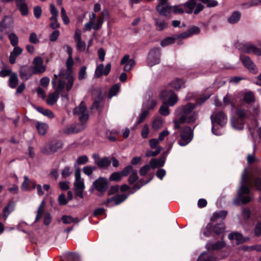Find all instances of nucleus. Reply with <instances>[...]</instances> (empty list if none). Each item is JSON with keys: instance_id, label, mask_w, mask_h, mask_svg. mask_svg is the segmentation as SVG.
Segmentation results:
<instances>
[{"instance_id": "obj_1", "label": "nucleus", "mask_w": 261, "mask_h": 261, "mask_svg": "<svg viewBox=\"0 0 261 261\" xmlns=\"http://www.w3.org/2000/svg\"><path fill=\"white\" fill-rule=\"evenodd\" d=\"M196 106V103H188L176 109V119L174 121L175 129H179L180 124H191L196 121L198 115V112L195 110Z\"/></svg>"}, {"instance_id": "obj_2", "label": "nucleus", "mask_w": 261, "mask_h": 261, "mask_svg": "<svg viewBox=\"0 0 261 261\" xmlns=\"http://www.w3.org/2000/svg\"><path fill=\"white\" fill-rule=\"evenodd\" d=\"M254 183L257 189L261 191V177H257L254 179H248L247 169H245L242 174L241 186L239 190L238 197L234 202L236 204L247 203L252 199V196L250 195L249 187H251Z\"/></svg>"}, {"instance_id": "obj_3", "label": "nucleus", "mask_w": 261, "mask_h": 261, "mask_svg": "<svg viewBox=\"0 0 261 261\" xmlns=\"http://www.w3.org/2000/svg\"><path fill=\"white\" fill-rule=\"evenodd\" d=\"M51 84L55 92L49 94L46 100L47 103L50 106L57 101L60 94L68 92L71 90L73 86V79L71 77H69L68 83H66L63 77H57V74H55L51 81Z\"/></svg>"}, {"instance_id": "obj_4", "label": "nucleus", "mask_w": 261, "mask_h": 261, "mask_svg": "<svg viewBox=\"0 0 261 261\" xmlns=\"http://www.w3.org/2000/svg\"><path fill=\"white\" fill-rule=\"evenodd\" d=\"M73 114L79 117L81 123L74 126L66 127L64 132L67 134L77 133L83 130L85 128L84 123L89 118L88 111L84 102H81L79 106L74 109Z\"/></svg>"}, {"instance_id": "obj_5", "label": "nucleus", "mask_w": 261, "mask_h": 261, "mask_svg": "<svg viewBox=\"0 0 261 261\" xmlns=\"http://www.w3.org/2000/svg\"><path fill=\"white\" fill-rule=\"evenodd\" d=\"M211 119L212 123V133L217 136L221 135L222 134V132L219 130V127L216 125V124L220 126L224 125L227 122L226 115L223 112H220L216 114H213L211 116Z\"/></svg>"}, {"instance_id": "obj_6", "label": "nucleus", "mask_w": 261, "mask_h": 261, "mask_svg": "<svg viewBox=\"0 0 261 261\" xmlns=\"http://www.w3.org/2000/svg\"><path fill=\"white\" fill-rule=\"evenodd\" d=\"M75 180L74 187L76 195L81 198H84L83 191L85 188L84 179L81 177V169L76 168L74 171Z\"/></svg>"}, {"instance_id": "obj_7", "label": "nucleus", "mask_w": 261, "mask_h": 261, "mask_svg": "<svg viewBox=\"0 0 261 261\" xmlns=\"http://www.w3.org/2000/svg\"><path fill=\"white\" fill-rule=\"evenodd\" d=\"M160 97L162 99H167L166 101L171 107L175 105L178 100L177 95L174 93L168 86L161 92Z\"/></svg>"}, {"instance_id": "obj_8", "label": "nucleus", "mask_w": 261, "mask_h": 261, "mask_svg": "<svg viewBox=\"0 0 261 261\" xmlns=\"http://www.w3.org/2000/svg\"><path fill=\"white\" fill-rule=\"evenodd\" d=\"M96 18V15L94 13H92L89 15V21L85 24L84 31H87L93 29L95 31L100 29L103 24L102 19L100 17Z\"/></svg>"}, {"instance_id": "obj_9", "label": "nucleus", "mask_w": 261, "mask_h": 261, "mask_svg": "<svg viewBox=\"0 0 261 261\" xmlns=\"http://www.w3.org/2000/svg\"><path fill=\"white\" fill-rule=\"evenodd\" d=\"M193 137V130L191 128L188 126H185L180 130L178 144L180 146H185L192 140Z\"/></svg>"}, {"instance_id": "obj_10", "label": "nucleus", "mask_w": 261, "mask_h": 261, "mask_svg": "<svg viewBox=\"0 0 261 261\" xmlns=\"http://www.w3.org/2000/svg\"><path fill=\"white\" fill-rule=\"evenodd\" d=\"M73 65V60L72 57H68L66 61L67 70H61L59 74L57 75V77H62L64 81L68 83L69 77H71L73 79V83L74 81V77L72 75V67Z\"/></svg>"}, {"instance_id": "obj_11", "label": "nucleus", "mask_w": 261, "mask_h": 261, "mask_svg": "<svg viewBox=\"0 0 261 261\" xmlns=\"http://www.w3.org/2000/svg\"><path fill=\"white\" fill-rule=\"evenodd\" d=\"M237 47L242 52L257 56L261 55V49L250 42L240 43Z\"/></svg>"}, {"instance_id": "obj_12", "label": "nucleus", "mask_w": 261, "mask_h": 261, "mask_svg": "<svg viewBox=\"0 0 261 261\" xmlns=\"http://www.w3.org/2000/svg\"><path fill=\"white\" fill-rule=\"evenodd\" d=\"M161 49L159 48L152 49L149 53L147 59V65L152 67L160 63Z\"/></svg>"}, {"instance_id": "obj_13", "label": "nucleus", "mask_w": 261, "mask_h": 261, "mask_svg": "<svg viewBox=\"0 0 261 261\" xmlns=\"http://www.w3.org/2000/svg\"><path fill=\"white\" fill-rule=\"evenodd\" d=\"M259 112V108L257 106L255 107L253 110L252 115L253 116V126L251 127L250 125H248V129L250 132V134L252 136V138L255 137V133H257L258 135L259 138L261 140V129L260 128H258L257 127V122L255 118V117L257 116Z\"/></svg>"}, {"instance_id": "obj_14", "label": "nucleus", "mask_w": 261, "mask_h": 261, "mask_svg": "<svg viewBox=\"0 0 261 261\" xmlns=\"http://www.w3.org/2000/svg\"><path fill=\"white\" fill-rule=\"evenodd\" d=\"M127 197L125 194H117L107 199L105 202L107 206H113L120 204L123 202Z\"/></svg>"}, {"instance_id": "obj_15", "label": "nucleus", "mask_w": 261, "mask_h": 261, "mask_svg": "<svg viewBox=\"0 0 261 261\" xmlns=\"http://www.w3.org/2000/svg\"><path fill=\"white\" fill-rule=\"evenodd\" d=\"M108 180L104 177H99L93 183V188L100 192H105L108 188Z\"/></svg>"}, {"instance_id": "obj_16", "label": "nucleus", "mask_w": 261, "mask_h": 261, "mask_svg": "<svg viewBox=\"0 0 261 261\" xmlns=\"http://www.w3.org/2000/svg\"><path fill=\"white\" fill-rule=\"evenodd\" d=\"M33 73L37 74L45 71L46 67L43 65L42 59L40 57H36L33 62Z\"/></svg>"}, {"instance_id": "obj_17", "label": "nucleus", "mask_w": 261, "mask_h": 261, "mask_svg": "<svg viewBox=\"0 0 261 261\" xmlns=\"http://www.w3.org/2000/svg\"><path fill=\"white\" fill-rule=\"evenodd\" d=\"M240 60L243 65L250 71L253 73H256L257 72L256 66L249 57L242 55L240 56Z\"/></svg>"}, {"instance_id": "obj_18", "label": "nucleus", "mask_w": 261, "mask_h": 261, "mask_svg": "<svg viewBox=\"0 0 261 261\" xmlns=\"http://www.w3.org/2000/svg\"><path fill=\"white\" fill-rule=\"evenodd\" d=\"M111 65L110 64H108L104 68L103 65L101 64L97 66L94 76L97 78L101 77L102 74L107 75L110 72Z\"/></svg>"}, {"instance_id": "obj_19", "label": "nucleus", "mask_w": 261, "mask_h": 261, "mask_svg": "<svg viewBox=\"0 0 261 261\" xmlns=\"http://www.w3.org/2000/svg\"><path fill=\"white\" fill-rule=\"evenodd\" d=\"M228 238L231 241H235L237 245L243 243L249 240L248 238H244L241 233L236 231L230 233Z\"/></svg>"}, {"instance_id": "obj_20", "label": "nucleus", "mask_w": 261, "mask_h": 261, "mask_svg": "<svg viewBox=\"0 0 261 261\" xmlns=\"http://www.w3.org/2000/svg\"><path fill=\"white\" fill-rule=\"evenodd\" d=\"M93 158L95 164L99 168L108 167L111 164V161L107 157L100 158L98 155L94 154L93 155Z\"/></svg>"}, {"instance_id": "obj_21", "label": "nucleus", "mask_w": 261, "mask_h": 261, "mask_svg": "<svg viewBox=\"0 0 261 261\" xmlns=\"http://www.w3.org/2000/svg\"><path fill=\"white\" fill-rule=\"evenodd\" d=\"M120 64L124 65L123 69L125 71H130L135 64V62L134 59H129V56L127 55H125L122 59Z\"/></svg>"}, {"instance_id": "obj_22", "label": "nucleus", "mask_w": 261, "mask_h": 261, "mask_svg": "<svg viewBox=\"0 0 261 261\" xmlns=\"http://www.w3.org/2000/svg\"><path fill=\"white\" fill-rule=\"evenodd\" d=\"M59 144L57 142H51L46 144L42 149V151L45 154H51L58 150Z\"/></svg>"}, {"instance_id": "obj_23", "label": "nucleus", "mask_w": 261, "mask_h": 261, "mask_svg": "<svg viewBox=\"0 0 261 261\" xmlns=\"http://www.w3.org/2000/svg\"><path fill=\"white\" fill-rule=\"evenodd\" d=\"M13 23V17L6 16L0 23V32H3L7 29H10Z\"/></svg>"}, {"instance_id": "obj_24", "label": "nucleus", "mask_w": 261, "mask_h": 261, "mask_svg": "<svg viewBox=\"0 0 261 261\" xmlns=\"http://www.w3.org/2000/svg\"><path fill=\"white\" fill-rule=\"evenodd\" d=\"M242 99H240V107L242 106L244 102L247 104H250L254 100V96L252 92L249 91L247 92H242L240 94Z\"/></svg>"}, {"instance_id": "obj_25", "label": "nucleus", "mask_w": 261, "mask_h": 261, "mask_svg": "<svg viewBox=\"0 0 261 261\" xmlns=\"http://www.w3.org/2000/svg\"><path fill=\"white\" fill-rule=\"evenodd\" d=\"M226 243L223 241L216 242H208L206 244L205 247L208 250H218L224 247Z\"/></svg>"}, {"instance_id": "obj_26", "label": "nucleus", "mask_w": 261, "mask_h": 261, "mask_svg": "<svg viewBox=\"0 0 261 261\" xmlns=\"http://www.w3.org/2000/svg\"><path fill=\"white\" fill-rule=\"evenodd\" d=\"M36 188V182L30 180L27 176H24V180L21 185L23 191H31Z\"/></svg>"}, {"instance_id": "obj_27", "label": "nucleus", "mask_w": 261, "mask_h": 261, "mask_svg": "<svg viewBox=\"0 0 261 261\" xmlns=\"http://www.w3.org/2000/svg\"><path fill=\"white\" fill-rule=\"evenodd\" d=\"M20 76L22 80H28L32 75L33 70L27 66H22L20 69Z\"/></svg>"}, {"instance_id": "obj_28", "label": "nucleus", "mask_w": 261, "mask_h": 261, "mask_svg": "<svg viewBox=\"0 0 261 261\" xmlns=\"http://www.w3.org/2000/svg\"><path fill=\"white\" fill-rule=\"evenodd\" d=\"M156 9L160 15L167 16L171 12L172 7L168 4L158 5Z\"/></svg>"}, {"instance_id": "obj_29", "label": "nucleus", "mask_w": 261, "mask_h": 261, "mask_svg": "<svg viewBox=\"0 0 261 261\" xmlns=\"http://www.w3.org/2000/svg\"><path fill=\"white\" fill-rule=\"evenodd\" d=\"M16 3L18 9L20 11L23 16H25L28 14V8L25 3V0H16Z\"/></svg>"}, {"instance_id": "obj_30", "label": "nucleus", "mask_w": 261, "mask_h": 261, "mask_svg": "<svg viewBox=\"0 0 261 261\" xmlns=\"http://www.w3.org/2000/svg\"><path fill=\"white\" fill-rule=\"evenodd\" d=\"M22 52V49L19 46L14 47L13 51L11 52L10 57H9V61L10 63L13 64L16 62V59L17 57L20 55Z\"/></svg>"}, {"instance_id": "obj_31", "label": "nucleus", "mask_w": 261, "mask_h": 261, "mask_svg": "<svg viewBox=\"0 0 261 261\" xmlns=\"http://www.w3.org/2000/svg\"><path fill=\"white\" fill-rule=\"evenodd\" d=\"M15 205L13 202L9 203L3 210L2 217L6 221L9 215L14 210Z\"/></svg>"}, {"instance_id": "obj_32", "label": "nucleus", "mask_w": 261, "mask_h": 261, "mask_svg": "<svg viewBox=\"0 0 261 261\" xmlns=\"http://www.w3.org/2000/svg\"><path fill=\"white\" fill-rule=\"evenodd\" d=\"M184 83L183 81L181 79L177 78L170 82L168 86L170 88H172L174 90L178 91L184 86Z\"/></svg>"}, {"instance_id": "obj_33", "label": "nucleus", "mask_w": 261, "mask_h": 261, "mask_svg": "<svg viewBox=\"0 0 261 261\" xmlns=\"http://www.w3.org/2000/svg\"><path fill=\"white\" fill-rule=\"evenodd\" d=\"M232 126L236 129L241 130L244 127V120L241 119L232 118L231 119Z\"/></svg>"}, {"instance_id": "obj_34", "label": "nucleus", "mask_w": 261, "mask_h": 261, "mask_svg": "<svg viewBox=\"0 0 261 261\" xmlns=\"http://www.w3.org/2000/svg\"><path fill=\"white\" fill-rule=\"evenodd\" d=\"M165 159L164 157L161 158L152 159L150 161V165L152 168H155L159 167H162L164 165Z\"/></svg>"}, {"instance_id": "obj_35", "label": "nucleus", "mask_w": 261, "mask_h": 261, "mask_svg": "<svg viewBox=\"0 0 261 261\" xmlns=\"http://www.w3.org/2000/svg\"><path fill=\"white\" fill-rule=\"evenodd\" d=\"M36 127L41 135H44L47 132L48 129V125L47 124L41 122H37L36 123Z\"/></svg>"}, {"instance_id": "obj_36", "label": "nucleus", "mask_w": 261, "mask_h": 261, "mask_svg": "<svg viewBox=\"0 0 261 261\" xmlns=\"http://www.w3.org/2000/svg\"><path fill=\"white\" fill-rule=\"evenodd\" d=\"M61 220L65 224H71L72 223L77 224L80 222V220L77 217H72L67 215L63 216Z\"/></svg>"}, {"instance_id": "obj_37", "label": "nucleus", "mask_w": 261, "mask_h": 261, "mask_svg": "<svg viewBox=\"0 0 261 261\" xmlns=\"http://www.w3.org/2000/svg\"><path fill=\"white\" fill-rule=\"evenodd\" d=\"M156 105V100L152 98H150L146 102H145L143 104V109L147 110L148 111L149 110L153 109Z\"/></svg>"}, {"instance_id": "obj_38", "label": "nucleus", "mask_w": 261, "mask_h": 261, "mask_svg": "<svg viewBox=\"0 0 261 261\" xmlns=\"http://www.w3.org/2000/svg\"><path fill=\"white\" fill-rule=\"evenodd\" d=\"M195 6L196 1L194 0H190L184 4L185 12L187 13H191Z\"/></svg>"}, {"instance_id": "obj_39", "label": "nucleus", "mask_w": 261, "mask_h": 261, "mask_svg": "<svg viewBox=\"0 0 261 261\" xmlns=\"http://www.w3.org/2000/svg\"><path fill=\"white\" fill-rule=\"evenodd\" d=\"M197 261H216V258L207 252L200 254Z\"/></svg>"}, {"instance_id": "obj_40", "label": "nucleus", "mask_w": 261, "mask_h": 261, "mask_svg": "<svg viewBox=\"0 0 261 261\" xmlns=\"http://www.w3.org/2000/svg\"><path fill=\"white\" fill-rule=\"evenodd\" d=\"M241 16V14L240 12L234 11L228 18V21L231 24L236 23L240 20Z\"/></svg>"}, {"instance_id": "obj_41", "label": "nucleus", "mask_w": 261, "mask_h": 261, "mask_svg": "<svg viewBox=\"0 0 261 261\" xmlns=\"http://www.w3.org/2000/svg\"><path fill=\"white\" fill-rule=\"evenodd\" d=\"M154 20L158 30L162 31L166 28L168 26L167 22L164 20L160 18H155Z\"/></svg>"}, {"instance_id": "obj_42", "label": "nucleus", "mask_w": 261, "mask_h": 261, "mask_svg": "<svg viewBox=\"0 0 261 261\" xmlns=\"http://www.w3.org/2000/svg\"><path fill=\"white\" fill-rule=\"evenodd\" d=\"M36 110L38 112L49 118H53L55 117L54 113L49 110L44 109L42 107H37Z\"/></svg>"}, {"instance_id": "obj_43", "label": "nucleus", "mask_w": 261, "mask_h": 261, "mask_svg": "<svg viewBox=\"0 0 261 261\" xmlns=\"http://www.w3.org/2000/svg\"><path fill=\"white\" fill-rule=\"evenodd\" d=\"M9 82V85L11 88H15L18 83L17 75L14 73H12L10 76Z\"/></svg>"}, {"instance_id": "obj_44", "label": "nucleus", "mask_w": 261, "mask_h": 261, "mask_svg": "<svg viewBox=\"0 0 261 261\" xmlns=\"http://www.w3.org/2000/svg\"><path fill=\"white\" fill-rule=\"evenodd\" d=\"M227 215V212L226 211H220L219 212H215L211 218L212 221H214L215 219L220 218L224 219Z\"/></svg>"}, {"instance_id": "obj_45", "label": "nucleus", "mask_w": 261, "mask_h": 261, "mask_svg": "<svg viewBox=\"0 0 261 261\" xmlns=\"http://www.w3.org/2000/svg\"><path fill=\"white\" fill-rule=\"evenodd\" d=\"M163 119L160 117H156L152 122V127L154 129L158 130L163 126Z\"/></svg>"}, {"instance_id": "obj_46", "label": "nucleus", "mask_w": 261, "mask_h": 261, "mask_svg": "<svg viewBox=\"0 0 261 261\" xmlns=\"http://www.w3.org/2000/svg\"><path fill=\"white\" fill-rule=\"evenodd\" d=\"M169 105L166 101L163 102L162 106L161 107L159 112L160 113L164 116H167L169 114L170 112L169 110Z\"/></svg>"}, {"instance_id": "obj_47", "label": "nucleus", "mask_w": 261, "mask_h": 261, "mask_svg": "<svg viewBox=\"0 0 261 261\" xmlns=\"http://www.w3.org/2000/svg\"><path fill=\"white\" fill-rule=\"evenodd\" d=\"M8 38L9 39L11 44L13 46H18L17 45L18 43V37L15 33H10L8 35Z\"/></svg>"}, {"instance_id": "obj_48", "label": "nucleus", "mask_w": 261, "mask_h": 261, "mask_svg": "<svg viewBox=\"0 0 261 261\" xmlns=\"http://www.w3.org/2000/svg\"><path fill=\"white\" fill-rule=\"evenodd\" d=\"M88 160L89 159L87 155H83L80 156L77 158L76 162L74 164V166L76 168L77 165L85 164L88 162Z\"/></svg>"}, {"instance_id": "obj_49", "label": "nucleus", "mask_w": 261, "mask_h": 261, "mask_svg": "<svg viewBox=\"0 0 261 261\" xmlns=\"http://www.w3.org/2000/svg\"><path fill=\"white\" fill-rule=\"evenodd\" d=\"M148 112H149L147 110L142 109V112L140 114V115L138 117V119L136 123V125H138L140 124L144 121V120L146 118V117L148 115Z\"/></svg>"}, {"instance_id": "obj_50", "label": "nucleus", "mask_w": 261, "mask_h": 261, "mask_svg": "<svg viewBox=\"0 0 261 261\" xmlns=\"http://www.w3.org/2000/svg\"><path fill=\"white\" fill-rule=\"evenodd\" d=\"M120 89V86L119 84H116L114 85L110 89L108 97L110 98H111L113 96L116 95V94L118 92Z\"/></svg>"}, {"instance_id": "obj_51", "label": "nucleus", "mask_w": 261, "mask_h": 261, "mask_svg": "<svg viewBox=\"0 0 261 261\" xmlns=\"http://www.w3.org/2000/svg\"><path fill=\"white\" fill-rule=\"evenodd\" d=\"M214 231L216 234H220L223 232L224 230V225L223 223H218L214 227Z\"/></svg>"}, {"instance_id": "obj_52", "label": "nucleus", "mask_w": 261, "mask_h": 261, "mask_svg": "<svg viewBox=\"0 0 261 261\" xmlns=\"http://www.w3.org/2000/svg\"><path fill=\"white\" fill-rule=\"evenodd\" d=\"M138 179V176L137 175V171L136 170H134L130 173V175L128 179V182L130 184H133Z\"/></svg>"}, {"instance_id": "obj_53", "label": "nucleus", "mask_w": 261, "mask_h": 261, "mask_svg": "<svg viewBox=\"0 0 261 261\" xmlns=\"http://www.w3.org/2000/svg\"><path fill=\"white\" fill-rule=\"evenodd\" d=\"M162 147L158 146L156 150L155 151H151L150 150H148L146 152V156L147 157L150 156H155L157 155L161 151Z\"/></svg>"}, {"instance_id": "obj_54", "label": "nucleus", "mask_w": 261, "mask_h": 261, "mask_svg": "<svg viewBox=\"0 0 261 261\" xmlns=\"http://www.w3.org/2000/svg\"><path fill=\"white\" fill-rule=\"evenodd\" d=\"M44 201H42L40 205H39V207L38 208L37 210V214L36 217L35 221H37L39 220L42 217V215L44 212Z\"/></svg>"}, {"instance_id": "obj_55", "label": "nucleus", "mask_w": 261, "mask_h": 261, "mask_svg": "<svg viewBox=\"0 0 261 261\" xmlns=\"http://www.w3.org/2000/svg\"><path fill=\"white\" fill-rule=\"evenodd\" d=\"M175 39L173 37H167L163 40L161 42V45L165 47L168 45L171 44L174 42Z\"/></svg>"}, {"instance_id": "obj_56", "label": "nucleus", "mask_w": 261, "mask_h": 261, "mask_svg": "<svg viewBox=\"0 0 261 261\" xmlns=\"http://www.w3.org/2000/svg\"><path fill=\"white\" fill-rule=\"evenodd\" d=\"M122 176L120 172H116L113 173H112L110 177V180L111 181H118L121 180L122 178Z\"/></svg>"}, {"instance_id": "obj_57", "label": "nucleus", "mask_w": 261, "mask_h": 261, "mask_svg": "<svg viewBox=\"0 0 261 261\" xmlns=\"http://www.w3.org/2000/svg\"><path fill=\"white\" fill-rule=\"evenodd\" d=\"M61 16L65 24H68L69 22V18L66 14V11L63 7L61 8Z\"/></svg>"}, {"instance_id": "obj_58", "label": "nucleus", "mask_w": 261, "mask_h": 261, "mask_svg": "<svg viewBox=\"0 0 261 261\" xmlns=\"http://www.w3.org/2000/svg\"><path fill=\"white\" fill-rule=\"evenodd\" d=\"M96 168L95 166L91 167L87 166L83 168V171L86 175L90 176L92 174L93 172L96 170Z\"/></svg>"}, {"instance_id": "obj_59", "label": "nucleus", "mask_w": 261, "mask_h": 261, "mask_svg": "<svg viewBox=\"0 0 261 261\" xmlns=\"http://www.w3.org/2000/svg\"><path fill=\"white\" fill-rule=\"evenodd\" d=\"M135 169H133V167L130 165H128L124 168V169L121 171L120 172L121 174L123 176H127L129 173H131L133 171H134Z\"/></svg>"}, {"instance_id": "obj_60", "label": "nucleus", "mask_w": 261, "mask_h": 261, "mask_svg": "<svg viewBox=\"0 0 261 261\" xmlns=\"http://www.w3.org/2000/svg\"><path fill=\"white\" fill-rule=\"evenodd\" d=\"M50 11L51 14H52V16L50 17V20H55L56 17H58V11L56 9L55 6L53 4H51L50 5Z\"/></svg>"}, {"instance_id": "obj_61", "label": "nucleus", "mask_w": 261, "mask_h": 261, "mask_svg": "<svg viewBox=\"0 0 261 261\" xmlns=\"http://www.w3.org/2000/svg\"><path fill=\"white\" fill-rule=\"evenodd\" d=\"M86 67L85 66H83L81 68L79 73V76L78 78L79 80L81 81L86 77Z\"/></svg>"}, {"instance_id": "obj_62", "label": "nucleus", "mask_w": 261, "mask_h": 261, "mask_svg": "<svg viewBox=\"0 0 261 261\" xmlns=\"http://www.w3.org/2000/svg\"><path fill=\"white\" fill-rule=\"evenodd\" d=\"M68 261H80L79 255L74 253H70L68 255Z\"/></svg>"}, {"instance_id": "obj_63", "label": "nucleus", "mask_w": 261, "mask_h": 261, "mask_svg": "<svg viewBox=\"0 0 261 261\" xmlns=\"http://www.w3.org/2000/svg\"><path fill=\"white\" fill-rule=\"evenodd\" d=\"M183 5H176L173 7V12L175 14H182L185 10H184Z\"/></svg>"}, {"instance_id": "obj_64", "label": "nucleus", "mask_w": 261, "mask_h": 261, "mask_svg": "<svg viewBox=\"0 0 261 261\" xmlns=\"http://www.w3.org/2000/svg\"><path fill=\"white\" fill-rule=\"evenodd\" d=\"M101 102H102V99L101 98V97H98V98L97 99L95 100L93 104L91 106V109H96L98 110H99L100 105H101Z\"/></svg>"}]
</instances>
